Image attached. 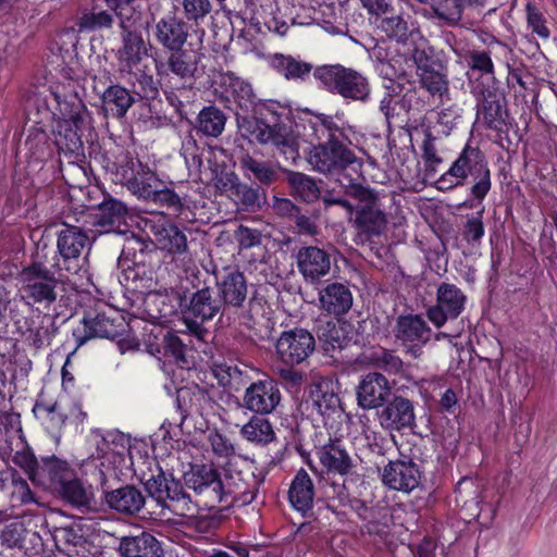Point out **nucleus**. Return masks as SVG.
Returning a JSON list of instances; mask_svg holds the SVG:
<instances>
[{
	"instance_id": "f257e3e1",
	"label": "nucleus",
	"mask_w": 557,
	"mask_h": 557,
	"mask_svg": "<svg viewBox=\"0 0 557 557\" xmlns=\"http://www.w3.org/2000/svg\"><path fill=\"white\" fill-rule=\"evenodd\" d=\"M223 86L243 112L253 113L252 116L236 113L242 135L271 146L284 161L295 164L300 158L299 136L286 122V110L277 102L258 100L251 85L233 73L223 76Z\"/></svg>"
},
{
	"instance_id": "f03ea898",
	"label": "nucleus",
	"mask_w": 557,
	"mask_h": 557,
	"mask_svg": "<svg viewBox=\"0 0 557 557\" xmlns=\"http://www.w3.org/2000/svg\"><path fill=\"white\" fill-rule=\"evenodd\" d=\"M206 30L195 28L175 13H168L153 25V37L170 54L165 61L156 62V72L171 71L180 79L193 81L199 63L205 58Z\"/></svg>"
},
{
	"instance_id": "7ed1b4c3",
	"label": "nucleus",
	"mask_w": 557,
	"mask_h": 557,
	"mask_svg": "<svg viewBox=\"0 0 557 557\" xmlns=\"http://www.w3.org/2000/svg\"><path fill=\"white\" fill-rule=\"evenodd\" d=\"M311 150L308 163L319 173L332 174L345 170L356 156L348 148L351 129L333 115L315 114L308 123Z\"/></svg>"
},
{
	"instance_id": "20e7f679",
	"label": "nucleus",
	"mask_w": 557,
	"mask_h": 557,
	"mask_svg": "<svg viewBox=\"0 0 557 557\" xmlns=\"http://www.w3.org/2000/svg\"><path fill=\"white\" fill-rule=\"evenodd\" d=\"M468 176L474 181L471 195L480 203L491 189V172L483 153L469 145L462 149L449 169L440 176L435 186L441 191H448L462 186Z\"/></svg>"
},
{
	"instance_id": "39448f33",
	"label": "nucleus",
	"mask_w": 557,
	"mask_h": 557,
	"mask_svg": "<svg viewBox=\"0 0 557 557\" xmlns=\"http://www.w3.org/2000/svg\"><path fill=\"white\" fill-rule=\"evenodd\" d=\"M215 285L223 307L242 308L238 314L240 325L251 330L264 318L268 301L263 297L255 294L249 297L247 306L244 307L248 298V284L243 272L235 269L227 270L216 278Z\"/></svg>"
},
{
	"instance_id": "423d86ee",
	"label": "nucleus",
	"mask_w": 557,
	"mask_h": 557,
	"mask_svg": "<svg viewBox=\"0 0 557 557\" xmlns=\"http://www.w3.org/2000/svg\"><path fill=\"white\" fill-rule=\"evenodd\" d=\"M344 194L359 201L355 208L354 227L362 239L381 236L387 226V216L381 208L380 194L359 183L341 181Z\"/></svg>"
},
{
	"instance_id": "0eeeda50",
	"label": "nucleus",
	"mask_w": 557,
	"mask_h": 557,
	"mask_svg": "<svg viewBox=\"0 0 557 557\" xmlns=\"http://www.w3.org/2000/svg\"><path fill=\"white\" fill-rule=\"evenodd\" d=\"M312 74L320 87L342 97L347 102H366L370 98L369 79L351 67L326 64L315 67Z\"/></svg>"
},
{
	"instance_id": "6e6552de",
	"label": "nucleus",
	"mask_w": 557,
	"mask_h": 557,
	"mask_svg": "<svg viewBox=\"0 0 557 557\" xmlns=\"http://www.w3.org/2000/svg\"><path fill=\"white\" fill-rule=\"evenodd\" d=\"M146 492L157 504L180 517H190L196 511V506L190 496L185 493L182 483L174 479L172 474H166L158 469L157 474L150 478H141Z\"/></svg>"
},
{
	"instance_id": "1a4fd4ad",
	"label": "nucleus",
	"mask_w": 557,
	"mask_h": 557,
	"mask_svg": "<svg viewBox=\"0 0 557 557\" xmlns=\"http://www.w3.org/2000/svg\"><path fill=\"white\" fill-rule=\"evenodd\" d=\"M58 271H52L42 262L34 261L18 273L20 292L27 305L50 307L57 300Z\"/></svg>"
},
{
	"instance_id": "9d476101",
	"label": "nucleus",
	"mask_w": 557,
	"mask_h": 557,
	"mask_svg": "<svg viewBox=\"0 0 557 557\" xmlns=\"http://www.w3.org/2000/svg\"><path fill=\"white\" fill-rule=\"evenodd\" d=\"M63 226L57 240L59 258L55 259L52 268L58 273L65 271L70 274H76L82 267L81 256L88 242V236L78 226L67 223H63Z\"/></svg>"
},
{
	"instance_id": "9b49d317",
	"label": "nucleus",
	"mask_w": 557,
	"mask_h": 557,
	"mask_svg": "<svg viewBox=\"0 0 557 557\" xmlns=\"http://www.w3.org/2000/svg\"><path fill=\"white\" fill-rule=\"evenodd\" d=\"M315 341L312 334L300 327L284 331L275 343L277 359L285 366H298L314 351Z\"/></svg>"
},
{
	"instance_id": "f8f14e48",
	"label": "nucleus",
	"mask_w": 557,
	"mask_h": 557,
	"mask_svg": "<svg viewBox=\"0 0 557 557\" xmlns=\"http://www.w3.org/2000/svg\"><path fill=\"white\" fill-rule=\"evenodd\" d=\"M467 295L458 286L443 282L436 289V302L426 310V317L437 329L448 320L457 319L465 310Z\"/></svg>"
},
{
	"instance_id": "ddd939ff",
	"label": "nucleus",
	"mask_w": 557,
	"mask_h": 557,
	"mask_svg": "<svg viewBox=\"0 0 557 557\" xmlns=\"http://www.w3.org/2000/svg\"><path fill=\"white\" fill-rule=\"evenodd\" d=\"M472 92L478 99V119L493 129L502 131L506 126L508 113L504 108V95L497 85L483 87L482 84H475Z\"/></svg>"
},
{
	"instance_id": "4468645a",
	"label": "nucleus",
	"mask_w": 557,
	"mask_h": 557,
	"mask_svg": "<svg viewBox=\"0 0 557 557\" xmlns=\"http://www.w3.org/2000/svg\"><path fill=\"white\" fill-rule=\"evenodd\" d=\"M15 333L36 349H41L57 333L54 320L46 313L14 315Z\"/></svg>"
},
{
	"instance_id": "2eb2a0df",
	"label": "nucleus",
	"mask_w": 557,
	"mask_h": 557,
	"mask_svg": "<svg viewBox=\"0 0 557 557\" xmlns=\"http://www.w3.org/2000/svg\"><path fill=\"white\" fill-rule=\"evenodd\" d=\"M281 391L277 383L264 377L251 382L245 389L242 406L258 416L272 413L281 401Z\"/></svg>"
},
{
	"instance_id": "dca6fc26",
	"label": "nucleus",
	"mask_w": 557,
	"mask_h": 557,
	"mask_svg": "<svg viewBox=\"0 0 557 557\" xmlns=\"http://www.w3.org/2000/svg\"><path fill=\"white\" fill-rule=\"evenodd\" d=\"M121 182L138 198L148 200L162 186V182L146 165L138 160L128 159L117 172Z\"/></svg>"
},
{
	"instance_id": "f3484780",
	"label": "nucleus",
	"mask_w": 557,
	"mask_h": 557,
	"mask_svg": "<svg viewBox=\"0 0 557 557\" xmlns=\"http://www.w3.org/2000/svg\"><path fill=\"white\" fill-rule=\"evenodd\" d=\"M51 95L57 104L54 114H59L60 121L71 120L75 127H89L90 114L74 88L57 86Z\"/></svg>"
},
{
	"instance_id": "a211bd4d",
	"label": "nucleus",
	"mask_w": 557,
	"mask_h": 557,
	"mask_svg": "<svg viewBox=\"0 0 557 557\" xmlns=\"http://www.w3.org/2000/svg\"><path fill=\"white\" fill-rule=\"evenodd\" d=\"M380 425L386 431H401L416 424L414 406L403 396H394L382 406L377 414Z\"/></svg>"
},
{
	"instance_id": "6ab92c4d",
	"label": "nucleus",
	"mask_w": 557,
	"mask_h": 557,
	"mask_svg": "<svg viewBox=\"0 0 557 557\" xmlns=\"http://www.w3.org/2000/svg\"><path fill=\"white\" fill-rule=\"evenodd\" d=\"M184 481L188 488L203 498L206 506L218 505L219 471L209 465H194L185 472Z\"/></svg>"
},
{
	"instance_id": "aec40b11",
	"label": "nucleus",
	"mask_w": 557,
	"mask_h": 557,
	"mask_svg": "<svg viewBox=\"0 0 557 557\" xmlns=\"http://www.w3.org/2000/svg\"><path fill=\"white\" fill-rule=\"evenodd\" d=\"M121 47L116 50L119 75L129 74L143 64L148 54L143 34L132 28L121 30Z\"/></svg>"
},
{
	"instance_id": "412c9836",
	"label": "nucleus",
	"mask_w": 557,
	"mask_h": 557,
	"mask_svg": "<svg viewBox=\"0 0 557 557\" xmlns=\"http://www.w3.org/2000/svg\"><path fill=\"white\" fill-rule=\"evenodd\" d=\"M297 268L307 283H319L331 270L330 253L315 246L301 247L296 255Z\"/></svg>"
},
{
	"instance_id": "4be33fe9",
	"label": "nucleus",
	"mask_w": 557,
	"mask_h": 557,
	"mask_svg": "<svg viewBox=\"0 0 557 557\" xmlns=\"http://www.w3.org/2000/svg\"><path fill=\"white\" fill-rule=\"evenodd\" d=\"M421 473L411 460L389 461L383 469L382 482L388 488L410 493L420 484Z\"/></svg>"
},
{
	"instance_id": "5701e85b",
	"label": "nucleus",
	"mask_w": 557,
	"mask_h": 557,
	"mask_svg": "<svg viewBox=\"0 0 557 557\" xmlns=\"http://www.w3.org/2000/svg\"><path fill=\"white\" fill-rule=\"evenodd\" d=\"M392 387L388 380L379 372H370L360 380L356 394L358 405L363 409L382 407L389 396Z\"/></svg>"
},
{
	"instance_id": "b1692460",
	"label": "nucleus",
	"mask_w": 557,
	"mask_h": 557,
	"mask_svg": "<svg viewBox=\"0 0 557 557\" xmlns=\"http://www.w3.org/2000/svg\"><path fill=\"white\" fill-rule=\"evenodd\" d=\"M222 184L234 202L244 210L255 212L265 202V193L260 186L240 182L235 173H226Z\"/></svg>"
},
{
	"instance_id": "393cba45",
	"label": "nucleus",
	"mask_w": 557,
	"mask_h": 557,
	"mask_svg": "<svg viewBox=\"0 0 557 557\" xmlns=\"http://www.w3.org/2000/svg\"><path fill=\"white\" fill-rule=\"evenodd\" d=\"M309 403L311 411L319 414L325 425L329 421L341 419L343 416L341 399L329 383L314 385L310 391Z\"/></svg>"
},
{
	"instance_id": "a878e982",
	"label": "nucleus",
	"mask_w": 557,
	"mask_h": 557,
	"mask_svg": "<svg viewBox=\"0 0 557 557\" xmlns=\"http://www.w3.org/2000/svg\"><path fill=\"white\" fill-rule=\"evenodd\" d=\"M117 552L121 557H162V543L150 532L122 536Z\"/></svg>"
},
{
	"instance_id": "bb28decb",
	"label": "nucleus",
	"mask_w": 557,
	"mask_h": 557,
	"mask_svg": "<svg viewBox=\"0 0 557 557\" xmlns=\"http://www.w3.org/2000/svg\"><path fill=\"white\" fill-rule=\"evenodd\" d=\"M116 319L107 314V312H99L95 317H85L83 325L73 331V336L76 341V347L84 345L92 337H114L119 334Z\"/></svg>"
},
{
	"instance_id": "cd10ccee",
	"label": "nucleus",
	"mask_w": 557,
	"mask_h": 557,
	"mask_svg": "<svg viewBox=\"0 0 557 557\" xmlns=\"http://www.w3.org/2000/svg\"><path fill=\"white\" fill-rule=\"evenodd\" d=\"M317 456L321 466L327 472L346 475L354 467V461L339 438L330 440L326 444L319 447Z\"/></svg>"
},
{
	"instance_id": "c85d7f7f",
	"label": "nucleus",
	"mask_w": 557,
	"mask_h": 557,
	"mask_svg": "<svg viewBox=\"0 0 557 557\" xmlns=\"http://www.w3.org/2000/svg\"><path fill=\"white\" fill-rule=\"evenodd\" d=\"M104 500L109 508L125 516L137 515L146 504L144 494L135 485L104 492Z\"/></svg>"
},
{
	"instance_id": "c756f323",
	"label": "nucleus",
	"mask_w": 557,
	"mask_h": 557,
	"mask_svg": "<svg viewBox=\"0 0 557 557\" xmlns=\"http://www.w3.org/2000/svg\"><path fill=\"white\" fill-rule=\"evenodd\" d=\"M57 549L66 557H90L87 547L89 542L78 525H66L54 529L51 534Z\"/></svg>"
},
{
	"instance_id": "7c9ffc66",
	"label": "nucleus",
	"mask_w": 557,
	"mask_h": 557,
	"mask_svg": "<svg viewBox=\"0 0 557 557\" xmlns=\"http://www.w3.org/2000/svg\"><path fill=\"white\" fill-rule=\"evenodd\" d=\"M319 302L323 311L339 317L347 313L352 306V294L343 283H330L319 293Z\"/></svg>"
},
{
	"instance_id": "2f4dec72",
	"label": "nucleus",
	"mask_w": 557,
	"mask_h": 557,
	"mask_svg": "<svg viewBox=\"0 0 557 557\" xmlns=\"http://www.w3.org/2000/svg\"><path fill=\"white\" fill-rule=\"evenodd\" d=\"M314 495V484L311 476L305 469L298 470L288 490V500L292 507L306 516L313 508Z\"/></svg>"
},
{
	"instance_id": "473e14b6",
	"label": "nucleus",
	"mask_w": 557,
	"mask_h": 557,
	"mask_svg": "<svg viewBox=\"0 0 557 557\" xmlns=\"http://www.w3.org/2000/svg\"><path fill=\"white\" fill-rule=\"evenodd\" d=\"M395 337L406 345L407 343H428L432 330L420 314H403L396 320Z\"/></svg>"
},
{
	"instance_id": "72a5a7b5",
	"label": "nucleus",
	"mask_w": 557,
	"mask_h": 557,
	"mask_svg": "<svg viewBox=\"0 0 557 557\" xmlns=\"http://www.w3.org/2000/svg\"><path fill=\"white\" fill-rule=\"evenodd\" d=\"M151 232L161 250L170 255H183L188 250L187 236L172 222L151 225Z\"/></svg>"
},
{
	"instance_id": "f704fd0d",
	"label": "nucleus",
	"mask_w": 557,
	"mask_h": 557,
	"mask_svg": "<svg viewBox=\"0 0 557 557\" xmlns=\"http://www.w3.org/2000/svg\"><path fill=\"white\" fill-rule=\"evenodd\" d=\"M58 493L65 502L82 511H90L96 508L97 503L92 486L79 479L71 476L58 487Z\"/></svg>"
},
{
	"instance_id": "c9c22d12",
	"label": "nucleus",
	"mask_w": 557,
	"mask_h": 557,
	"mask_svg": "<svg viewBox=\"0 0 557 557\" xmlns=\"http://www.w3.org/2000/svg\"><path fill=\"white\" fill-rule=\"evenodd\" d=\"M377 30L386 36L387 39L398 44H405L412 36L413 30L410 29L408 21L397 11L394 5L388 13L382 14L373 22Z\"/></svg>"
},
{
	"instance_id": "e433bc0d",
	"label": "nucleus",
	"mask_w": 557,
	"mask_h": 557,
	"mask_svg": "<svg viewBox=\"0 0 557 557\" xmlns=\"http://www.w3.org/2000/svg\"><path fill=\"white\" fill-rule=\"evenodd\" d=\"M222 308L220 297H214L210 287H203L191 295L186 313L205 322L212 320Z\"/></svg>"
},
{
	"instance_id": "4c0bfd02",
	"label": "nucleus",
	"mask_w": 557,
	"mask_h": 557,
	"mask_svg": "<svg viewBox=\"0 0 557 557\" xmlns=\"http://www.w3.org/2000/svg\"><path fill=\"white\" fill-rule=\"evenodd\" d=\"M84 129L75 127L71 120L59 121L54 135L55 145L64 153L73 156L76 160H83L85 158L82 140V132Z\"/></svg>"
},
{
	"instance_id": "58836bf2",
	"label": "nucleus",
	"mask_w": 557,
	"mask_h": 557,
	"mask_svg": "<svg viewBox=\"0 0 557 557\" xmlns=\"http://www.w3.org/2000/svg\"><path fill=\"white\" fill-rule=\"evenodd\" d=\"M101 100L107 115L122 119L134 104L135 97L128 89L116 84L106 88L102 92Z\"/></svg>"
},
{
	"instance_id": "ea45409f",
	"label": "nucleus",
	"mask_w": 557,
	"mask_h": 557,
	"mask_svg": "<svg viewBox=\"0 0 557 557\" xmlns=\"http://www.w3.org/2000/svg\"><path fill=\"white\" fill-rule=\"evenodd\" d=\"M157 76L159 77L160 86L169 103L175 108L176 111H181L184 107V100L182 98H189L188 92L191 90L195 78L193 81L180 79L171 71H164V74L157 72Z\"/></svg>"
},
{
	"instance_id": "a19ab883",
	"label": "nucleus",
	"mask_w": 557,
	"mask_h": 557,
	"mask_svg": "<svg viewBox=\"0 0 557 557\" xmlns=\"http://www.w3.org/2000/svg\"><path fill=\"white\" fill-rule=\"evenodd\" d=\"M176 399L180 408L188 414H202L213 404L209 393L198 385L180 388Z\"/></svg>"
},
{
	"instance_id": "79ce46f5",
	"label": "nucleus",
	"mask_w": 557,
	"mask_h": 557,
	"mask_svg": "<svg viewBox=\"0 0 557 557\" xmlns=\"http://www.w3.org/2000/svg\"><path fill=\"white\" fill-rule=\"evenodd\" d=\"M239 164L247 178L255 180L261 185L270 186L278 180V172L271 163L256 159L249 153L240 158Z\"/></svg>"
},
{
	"instance_id": "37998d69",
	"label": "nucleus",
	"mask_w": 557,
	"mask_h": 557,
	"mask_svg": "<svg viewBox=\"0 0 557 557\" xmlns=\"http://www.w3.org/2000/svg\"><path fill=\"white\" fill-rule=\"evenodd\" d=\"M240 436L256 445L267 446L276 440L271 422L260 416H253L239 430Z\"/></svg>"
},
{
	"instance_id": "c03bdc74",
	"label": "nucleus",
	"mask_w": 557,
	"mask_h": 557,
	"mask_svg": "<svg viewBox=\"0 0 557 557\" xmlns=\"http://www.w3.org/2000/svg\"><path fill=\"white\" fill-rule=\"evenodd\" d=\"M73 476V472L65 461L55 457L44 458L40 462L37 483H49L57 491L66 480Z\"/></svg>"
},
{
	"instance_id": "a18cd8bd",
	"label": "nucleus",
	"mask_w": 557,
	"mask_h": 557,
	"mask_svg": "<svg viewBox=\"0 0 557 557\" xmlns=\"http://www.w3.org/2000/svg\"><path fill=\"white\" fill-rule=\"evenodd\" d=\"M482 484L476 478L463 476L455 487V500L458 506L471 510L472 516L479 515V504L481 502Z\"/></svg>"
},
{
	"instance_id": "49530a36",
	"label": "nucleus",
	"mask_w": 557,
	"mask_h": 557,
	"mask_svg": "<svg viewBox=\"0 0 557 557\" xmlns=\"http://www.w3.org/2000/svg\"><path fill=\"white\" fill-rule=\"evenodd\" d=\"M272 66L288 81H305L314 71L311 63L281 53L273 57Z\"/></svg>"
},
{
	"instance_id": "de8ad7c7",
	"label": "nucleus",
	"mask_w": 557,
	"mask_h": 557,
	"mask_svg": "<svg viewBox=\"0 0 557 557\" xmlns=\"http://www.w3.org/2000/svg\"><path fill=\"white\" fill-rule=\"evenodd\" d=\"M97 209L98 213L95 224L101 227L120 225L128 214L126 205L110 195L104 196Z\"/></svg>"
},
{
	"instance_id": "09e8293b",
	"label": "nucleus",
	"mask_w": 557,
	"mask_h": 557,
	"mask_svg": "<svg viewBox=\"0 0 557 557\" xmlns=\"http://www.w3.org/2000/svg\"><path fill=\"white\" fill-rule=\"evenodd\" d=\"M469 66L468 75L473 86L475 84H482L483 87L496 85L494 65L487 52L473 51L469 57Z\"/></svg>"
},
{
	"instance_id": "8fccbe9b",
	"label": "nucleus",
	"mask_w": 557,
	"mask_h": 557,
	"mask_svg": "<svg viewBox=\"0 0 557 557\" xmlns=\"http://www.w3.org/2000/svg\"><path fill=\"white\" fill-rule=\"evenodd\" d=\"M461 206L470 209H476L474 215L468 216L462 231L463 239L471 246H479L485 234L483 224L484 206L474 198L466 200Z\"/></svg>"
},
{
	"instance_id": "3c124183",
	"label": "nucleus",
	"mask_w": 557,
	"mask_h": 557,
	"mask_svg": "<svg viewBox=\"0 0 557 557\" xmlns=\"http://www.w3.org/2000/svg\"><path fill=\"white\" fill-rule=\"evenodd\" d=\"M246 485L239 471L224 469L223 473L219 472L218 504L227 502L230 497L233 500L237 496H244L246 494Z\"/></svg>"
},
{
	"instance_id": "603ef678",
	"label": "nucleus",
	"mask_w": 557,
	"mask_h": 557,
	"mask_svg": "<svg viewBox=\"0 0 557 557\" xmlns=\"http://www.w3.org/2000/svg\"><path fill=\"white\" fill-rule=\"evenodd\" d=\"M401 86L396 83H391L386 86V92L380 101V111L383 113L387 125L394 122H405L403 119L406 114L405 109L400 108Z\"/></svg>"
},
{
	"instance_id": "864d4df0",
	"label": "nucleus",
	"mask_w": 557,
	"mask_h": 557,
	"mask_svg": "<svg viewBox=\"0 0 557 557\" xmlns=\"http://www.w3.org/2000/svg\"><path fill=\"white\" fill-rule=\"evenodd\" d=\"M286 180L295 197L305 202H313L320 196V188L314 178L301 172L287 171Z\"/></svg>"
},
{
	"instance_id": "5fc2aeb1",
	"label": "nucleus",
	"mask_w": 557,
	"mask_h": 557,
	"mask_svg": "<svg viewBox=\"0 0 557 557\" xmlns=\"http://www.w3.org/2000/svg\"><path fill=\"white\" fill-rule=\"evenodd\" d=\"M226 116L216 107H205L197 116V129L209 137L220 136L225 127Z\"/></svg>"
},
{
	"instance_id": "6e6d98bb",
	"label": "nucleus",
	"mask_w": 557,
	"mask_h": 557,
	"mask_svg": "<svg viewBox=\"0 0 557 557\" xmlns=\"http://www.w3.org/2000/svg\"><path fill=\"white\" fill-rule=\"evenodd\" d=\"M147 65H139L136 70H132L129 74H122L120 77L133 86H138L137 94L144 98H156L159 94V79L156 81L153 75L147 71Z\"/></svg>"
},
{
	"instance_id": "4d7b16f0",
	"label": "nucleus",
	"mask_w": 557,
	"mask_h": 557,
	"mask_svg": "<svg viewBox=\"0 0 557 557\" xmlns=\"http://www.w3.org/2000/svg\"><path fill=\"white\" fill-rule=\"evenodd\" d=\"M114 15L108 10H98L92 8L82 12L77 22V28L81 33L98 32L110 29L114 24Z\"/></svg>"
},
{
	"instance_id": "13d9d810",
	"label": "nucleus",
	"mask_w": 557,
	"mask_h": 557,
	"mask_svg": "<svg viewBox=\"0 0 557 557\" xmlns=\"http://www.w3.org/2000/svg\"><path fill=\"white\" fill-rule=\"evenodd\" d=\"M369 359L373 367L388 374L401 376L405 374L406 366L394 350L379 347L371 352Z\"/></svg>"
},
{
	"instance_id": "bf43d9fd",
	"label": "nucleus",
	"mask_w": 557,
	"mask_h": 557,
	"mask_svg": "<svg viewBox=\"0 0 557 557\" xmlns=\"http://www.w3.org/2000/svg\"><path fill=\"white\" fill-rule=\"evenodd\" d=\"M420 84L431 97H438L443 99L448 95V79L447 76L441 71V67H433L425 72H419Z\"/></svg>"
},
{
	"instance_id": "052dcab7",
	"label": "nucleus",
	"mask_w": 557,
	"mask_h": 557,
	"mask_svg": "<svg viewBox=\"0 0 557 557\" xmlns=\"http://www.w3.org/2000/svg\"><path fill=\"white\" fill-rule=\"evenodd\" d=\"M411 59L416 64L418 75L419 72H425L433 67H442L441 64L434 59L433 48L424 39H421L419 42L414 44V48L411 52Z\"/></svg>"
},
{
	"instance_id": "680f3d73",
	"label": "nucleus",
	"mask_w": 557,
	"mask_h": 557,
	"mask_svg": "<svg viewBox=\"0 0 557 557\" xmlns=\"http://www.w3.org/2000/svg\"><path fill=\"white\" fill-rule=\"evenodd\" d=\"M400 108L405 109L407 115L409 113H421L430 106V97L425 96V94L417 87L408 88L400 95Z\"/></svg>"
},
{
	"instance_id": "e2e57ef3",
	"label": "nucleus",
	"mask_w": 557,
	"mask_h": 557,
	"mask_svg": "<svg viewBox=\"0 0 557 557\" xmlns=\"http://www.w3.org/2000/svg\"><path fill=\"white\" fill-rule=\"evenodd\" d=\"M181 4L186 22H193L196 25L202 22L212 11L210 0H182Z\"/></svg>"
},
{
	"instance_id": "0e129e2a",
	"label": "nucleus",
	"mask_w": 557,
	"mask_h": 557,
	"mask_svg": "<svg viewBox=\"0 0 557 557\" xmlns=\"http://www.w3.org/2000/svg\"><path fill=\"white\" fill-rule=\"evenodd\" d=\"M135 0H104L108 9L119 18L121 30L131 28L136 13Z\"/></svg>"
},
{
	"instance_id": "69168bd1",
	"label": "nucleus",
	"mask_w": 557,
	"mask_h": 557,
	"mask_svg": "<svg viewBox=\"0 0 557 557\" xmlns=\"http://www.w3.org/2000/svg\"><path fill=\"white\" fill-rule=\"evenodd\" d=\"M208 442L212 453L219 458L227 459L235 455V444L226 434L212 431L208 435Z\"/></svg>"
},
{
	"instance_id": "338daca9",
	"label": "nucleus",
	"mask_w": 557,
	"mask_h": 557,
	"mask_svg": "<svg viewBox=\"0 0 557 557\" xmlns=\"http://www.w3.org/2000/svg\"><path fill=\"white\" fill-rule=\"evenodd\" d=\"M323 497L327 500V508L333 509L337 506H346L349 503V493L344 483L326 482L323 487Z\"/></svg>"
},
{
	"instance_id": "774afa93",
	"label": "nucleus",
	"mask_w": 557,
	"mask_h": 557,
	"mask_svg": "<svg viewBox=\"0 0 557 557\" xmlns=\"http://www.w3.org/2000/svg\"><path fill=\"white\" fill-rule=\"evenodd\" d=\"M164 354L174 359L180 367H188L187 347L182 339L173 334L164 337Z\"/></svg>"
}]
</instances>
